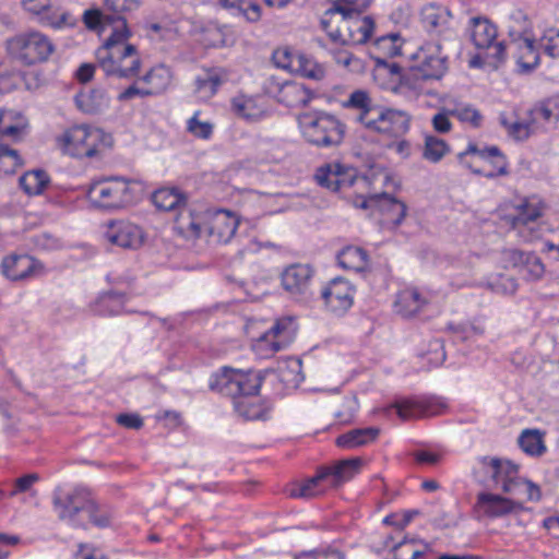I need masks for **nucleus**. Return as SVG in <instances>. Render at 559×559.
<instances>
[{"label": "nucleus", "mask_w": 559, "mask_h": 559, "mask_svg": "<svg viewBox=\"0 0 559 559\" xmlns=\"http://www.w3.org/2000/svg\"><path fill=\"white\" fill-rule=\"evenodd\" d=\"M211 390L231 396H248L258 394L262 384V377L253 370H240L223 367L212 374L210 379Z\"/></svg>", "instance_id": "obj_7"}, {"label": "nucleus", "mask_w": 559, "mask_h": 559, "mask_svg": "<svg viewBox=\"0 0 559 559\" xmlns=\"http://www.w3.org/2000/svg\"><path fill=\"white\" fill-rule=\"evenodd\" d=\"M226 32V26L210 22L197 34V40L205 47L224 46L227 44Z\"/></svg>", "instance_id": "obj_51"}, {"label": "nucleus", "mask_w": 559, "mask_h": 559, "mask_svg": "<svg viewBox=\"0 0 559 559\" xmlns=\"http://www.w3.org/2000/svg\"><path fill=\"white\" fill-rule=\"evenodd\" d=\"M430 301L428 293L407 287L397 294L394 308L402 317L409 318L418 314Z\"/></svg>", "instance_id": "obj_32"}, {"label": "nucleus", "mask_w": 559, "mask_h": 559, "mask_svg": "<svg viewBox=\"0 0 559 559\" xmlns=\"http://www.w3.org/2000/svg\"><path fill=\"white\" fill-rule=\"evenodd\" d=\"M519 474L520 465L495 456L478 457L473 467V476L478 484L504 492H511L519 486Z\"/></svg>", "instance_id": "obj_6"}, {"label": "nucleus", "mask_w": 559, "mask_h": 559, "mask_svg": "<svg viewBox=\"0 0 559 559\" xmlns=\"http://www.w3.org/2000/svg\"><path fill=\"white\" fill-rule=\"evenodd\" d=\"M53 506L59 519L72 525L82 524L88 513L97 511V504L85 487H75L63 496L56 497Z\"/></svg>", "instance_id": "obj_14"}, {"label": "nucleus", "mask_w": 559, "mask_h": 559, "mask_svg": "<svg viewBox=\"0 0 559 559\" xmlns=\"http://www.w3.org/2000/svg\"><path fill=\"white\" fill-rule=\"evenodd\" d=\"M301 52L285 46L274 50L272 59L277 68L293 73V70L296 69V64L298 66L297 60L301 57Z\"/></svg>", "instance_id": "obj_54"}, {"label": "nucleus", "mask_w": 559, "mask_h": 559, "mask_svg": "<svg viewBox=\"0 0 559 559\" xmlns=\"http://www.w3.org/2000/svg\"><path fill=\"white\" fill-rule=\"evenodd\" d=\"M91 310L98 316H118L126 311L124 296L107 293L99 296L92 305Z\"/></svg>", "instance_id": "obj_47"}, {"label": "nucleus", "mask_w": 559, "mask_h": 559, "mask_svg": "<svg viewBox=\"0 0 559 559\" xmlns=\"http://www.w3.org/2000/svg\"><path fill=\"white\" fill-rule=\"evenodd\" d=\"M49 183L50 178L48 174L41 169L28 170L19 179L20 188L28 197L43 194Z\"/></svg>", "instance_id": "obj_46"}, {"label": "nucleus", "mask_w": 559, "mask_h": 559, "mask_svg": "<svg viewBox=\"0 0 559 559\" xmlns=\"http://www.w3.org/2000/svg\"><path fill=\"white\" fill-rule=\"evenodd\" d=\"M559 121V95L538 102L526 115V136L547 131Z\"/></svg>", "instance_id": "obj_18"}, {"label": "nucleus", "mask_w": 559, "mask_h": 559, "mask_svg": "<svg viewBox=\"0 0 559 559\" xmlns=\"http://www.w3.org/2000/svg\"><path fill=\"white\" fill-rule=\"evenodd\" d=\"M365 116V127L371 131L388 135L401 136L409 129V116L403 110L377 107Z\"/></svg>", "instance_id": "obj_15"}, {"label": "nucleus", "mask_w": 559, "mask_h": 559, "mask_svg": "<svg viewBox=\"0 0 559 559\" xmlns=\"http://www.w3.org/2000/svg\"><path fill=\"white\" fill-rule=\"evenodd\" d=\"M298 128L310 144L331 147L342 143L345 126L335 116L324 111H309L298 116Z\"/></svg>", "instance_id": "obj_5"}, {"label": "nucleus", "mask_w": 559, "mask_h": 559, "mask_svg": "<svg viewBox=\"0 0 559 559\" xmlns=\"http://www.w3.org/2000/svg\"><path fill=\"white\" fill-rule=\"evenodd\" d=\"M545 435L539 429H526V455L539 457L547 452Z\"/></svg>", "instance_id": "obj_57"}, {"label": "nucleus", "mask_w": 559, "mask_h": 559, "mask_svg": "<svg viewBox=\"0 0 559 559\" xmlns=\"http://www.w3.org/2000/svg\"><path fill=\"white\" fill-rule=\"evenodd\" d=\"M347 108H353L359 111L357 119L365 126V116L372 110H376L378 106L372 105V100L366 91L357 90L353 92L348 99L344 103Z\"/></svg>", "instance_id": "obj_52"}, {"label": "nucleus", "mask_w": 559, "mask_h": 559, "mask_svg": "<svg viewBox=\"0 0 559 559\" xmlns=\"http://www.w3.org/2000/svg\"><path fill=\"white\" fill-rule=\"evenodd\" d=\"M235 412L246 420L263 419L269 407L258 394L233 400Z\"/></svg>", "instance_id": "obj_42"}, {"label": "nucleus", "mask_w": 559, "mask_h": 559, "mask_svg": "<svg viewBox=\"0 0 559 559\" xmlns=\"http://www.w3.org/2000/svg\"><path fill=\"white\" fill-rule=\"evenodd\" d=\"M333 490L330 486L328 475L321 466L316 475L310 478L294 483L289 489V495L294 498L310 499Z\"/></svg>", "instance_id": "obj_33"}, {"label": "nucleus", "mask_w": 559, "mask_h": 559, "mask_svg": "<svg viewBox=\"0 0 559 559\" xmlns=\"http://www.w3.org/2000/svg\"><path fill=\"white\" fill-rule=\"evenodd\" d=\"M335 62L352 72H359L362 69V62L359 58L353 56L346 48L331 49Z\"/></svg>", "instance_id": "obj_63"}, {"label": "nucleus", "mask_w": 559, "mask_h": 559, "mask_svg": "<svg viewBox=\"0 0 559 559\" xmlns=\"http://www.w3.org/2000/svg\"><path fill=\"white\" fill-rule=\"evenodd\" d=\"M22 164L23 160L16 150L0 145V175L13 174Z\"/></svg>", "instance_id": "obj_56"}, {"label": "nucleus", "mask_w": 559, "mask_h": 559, "mask_svg": "<svg viewBox=\"0 0 559 559\" xmlns=\"http://www.w3.org/2000/svg\"><path fill=\"white\" fill-rule=\"evenodd\" d=\"M2 273L11 281L28 280L44 273L43 264L28 254H10L1 263Z\"/></svg>", "instance_id": "obj_23"}, {"label": "nucleus", "mask_w": 559, "mask_h": 559, "mask_svg": "<svg viewBox=\"0 0 559 559\" xmlns=\"http://www.w3.org/2000/svg\"><path fill=\"white\" fill-rule=\"evenodd\" d=\"M403 39L399 34H389L379 37L373 44L374 57L393 58L402 53Z\"/></svg>", "instance_id": "obj_50"}, {"label": "nucleus", "mask_w": 559, "mask_h": 559, "mask_svg": "<svg viewBox=\"0 0 559 559\" xmlns=\"http://www.w3.org/2000/svg\"><path fill=\"white\" fill-rule=\"evenodd\" d=\"M313 270L308 264H292L282 273V286L290 295H305L311 284Z\"/></svg>", "instance_id": "obj_31"}, {"label": "nucleus", "mask_w": 559, "mask_h": 559, "mask_svg": "<svg viewBox=\"0 0 559 559\" xmlns=\"http://www.w3.org/2000/svg\"><path fill=\"white\" fill-rule=\"evenodd\" d=\"M379 432L380 430L376 427L352 429L340 435L335 439V444L344 450H354L376 441Z\"/></svg>", "instance_id": "obj_40"}, {"label": "nucleus", "mask_w": 559, "mask_h": 559, "mask_svg": "<svg viewBox=\"0 0 559 559\" xmlns=\"http://www.w3.org/2000/svg\"><path fill=\"white\" fill-rule=\"evenodd\" d=\"M296 333L297 324L293 318H280L269 330L252 341V352L260 359L271 358L276 353L287 348L294 341Z\"/></svg>", "instance_id": "obj_10"}, {"label": "nucleus", "mask_w": 559, "mask_h": 559, "mask_svg": "<svg viewBox=\"0 0 559 559\" xmlns=\"http://www.w3.org/2000/svg\"><path fill=\"white\" fill-rule=\"evenodd\" d=\"M429 546L421 539L405 537L392 547L394 559H426Z\"/></svg>", "instance_id": "obj_45"}, {"label": "nucleus", "mask_w": 559, "mask_h": 559, "mask_svg": "<svg viewBox=\"0 0 559 559\" xmlns=\"http://www.w3.org/2000/svg\"><path fill=\"white\" fill-rule=\"evenodd\" d=\"M500 122L509 133V135L513 138H520L521 131L523 129V122L521 114L516 110H506L500 116Z\"/></svg>", "instance_id": "obj_64"}, {"label": "nucleus", "mask_w": 559, "mask_h": 559, "mask_svg": "<svg viewBox=\"0 0 559 559\" xmlns=\"http://www.w3.org/2000/svg\"><path fill=\"white\" fill-rule=\"evenodd\" d=\"M448 329L453 337L460 341H467L484 333V326L474 322L451 323Z\"/></svg>", "instance_id": "obj_60"}, {"label": "nucleus", "mask_w": 559, "mask_h": 559, "mask_svg": "<svg viewBox=\"0 0 559 559\" xmlns=\"http://www.w3.org/2000/svg\"><path fill=\"white\" fill-rule=\"evenodd\" d=\"M110 29L108 37L98 50L112 51L124 46H134L129 40L132 36L127 21L123 17H116L110 21L107 29Z\"/></svg>", "instance_id": "obj_41"}, {"label": "nucleus", "mask_w": 559, "mask_h": 559, "mask_svg": "<svg viewBox=\"0 0 559 559\" xmlns=\"http://www.w3.org/2000/svg\"><path fill=\"white\" fill-rule=\"evenodd\" d=\"M217 4L248 23H258L262 19V7L258 0H217Z\"/></svg>", "instance_id": "obj_37"}, {"label": "nucleus", "mask_w": 559, "mask_h": 559, "mask_svg": "<svg viewBox=\"0 0 559 559\" xmlns=\"http://www.w3.org/2000/svg\"><path fill=\"white\" fill-rule=\"evenodd\" d=\"M78 108L88 115L99 114L109 107L110 98L103 88H90L81 91L75 96Z\"/></svg>", "instance_id": "obj_39"}, {"label": "nucleus", "mask_w": 559, "mask_h": 559, "mask_svg": "<svg viewBox=\"0 0 559 559\" xmlns=\"http://www.w3.org/2000/svg\"><path fill=\"white\" fill-rule=\"evenodd\" d=\"M321 26L335 46L361 45L371 37L374 21L360 14L325 12Z\"/></svg>", "instance_id": "obj_4"}, {"label": "nucleus", "mask_w": 559, "mask_h": 559, "mask_svg": "<svg viewBox=\"0 0 559 559\" xmlns=\"http://www.w3.org/2000/svg\"><path fill=\"white\" fill-rule=\"evenodd\" d=\"M459 160L473 173L486 178H496L507 174L506 156L497 146L478 148L469 143L467 148L457 155Z\"/></svg>", "instance_id": "obj_11"}, {"label": "nucleus", "mask_w": 559, "mask_h": 559, "mask_svg": "<svg viewBox=\"0 0 559 559\" xmlns=\"http://www.w3.org/2000/svg\"><path fill=\"white\" fill-rule=\"evenodd\" d=\"M231 109L235 115L248 122L261 121L270 115L267 102L263 96L236 95L231 99Z\"/></svg>", "instance_id": "obj_27"}, {"label": "nucleus", "mask_w": 559, "mask_h": 559, "mask_svg": "<svg viewBox=\"0 0 559 559\" xmlns=\"http://www.w3.org/2000/svg\"><path fill=\"white\" fill-rule=\"evenodd\" d=\"M112 19L114 17H109L104 14L99 9H90L83 14V22L85 26L88 29L96 31L98 33H105Z\"/></svg>", "instance_id": "obj_58"}, {"label": "nucleus", "mask_w": 559, "mask_h": 559, "mask_svg": "<svg viewBox=\"0 0 559 559\" xmlns=\"http://www.w3.org/2000/svg\"><path fill=\"white\" fill-rule=\"evenodd\" d=\"M514 509L511 499L490 491H480L476 496L473 513L478 519H496L510 513Z\"/></svg>", "instance_id": "obj_24"}, {"label": "nucleus", "mask_w": 559, "mask_h": 559, "mask_svg": "<svg viewBox=\"0 0 559 559\" xmlns=\"http://www.w3.org/2000/svg\"><path fill=\"white\" fill-rule=\"evenodd\" d=\"M374 69L372 72L374 82L384 90L396 91L403 74L402 68L395 62H388L382 57H373Z\"/></svg>", "instance_id": "obj_36"}, {"label": "nucleus", "mask_w": 559, "mask_h": 559, "mask_svg": "<svg viewBox=\"0 0 559 559\" xmlns=\"http://www.w3.org/2000/svg\"><path fill=\"white\" fill-rule=\"evenodd\" d=\"M7 50L12 58L25 64H35L48 60L55 46L47 35L29 31L9 38Z\"/></svg>", "instance_id": "obj_8"}, {"label": "nucleus", "mask_w": 559, "mask_h": 559, "mask_svg": "<svg viewBox=\"0 0 559 559\" xmlns=\"http://www.w3.org/2000/svg\"><path fill=\"white\" fill-rule=\"evenodd\" d=\"M421 22L427 32L439 35L449 28L451 13L445 7L427 4L421 10Z\"/></svg>", "instance_id": "obj_38"}, {"label": "nucleus", "mask_w": 559, "mask_h": 559, "mask_svg": "<svg viewBox=\"0 0 559 559\" xmlns=\"http://www.w3.org/2000/svg\"><path fill=\"white\" fill-rule=\"evenodd\" d=\"M104 238L112 246L138 249L145 239L143 229L128 219H111L105 225Z\"/></svg>", "instance_id": "obj_17"}, {"label": "nucleus", "mask_w": 559, "mask_h": 559, "mask_svg": "<svg viewBox=\"0 0 559 559\" xmlns=\"http://www.w3.org/2000/svg\"><path fill=\"white\" fill-rule=\"evenodd\" d=\"M447 407L448 404L442 397H415L403 399L388 406L376 408L374 414L391 417L394 413L402 420H409L442 414Z\"/></svg>", "instance_id": "obj_13"}, {"label": "nucleus", "mask_w": 559, "mask_h": 559, "mask_svg": "<svg viewBox=\"0 0 559 559\" xmlns=\"http://www.w3.org/2000/svg\"><path fill=\"white\" fill-rule=\"evenodd\" d=\"M21 81L20 73L10 64L0 63V94L10 93L15 90Z\"/></svg>", "instance_id": "obj_62"}, {"label": "nucleus", "mask_w": 559, "mask_h": 559, "mask_svg": "<svg viewBox=\"0 0 559 559\" xmlns=\"http://www.w3.org/2000/svg\"><path fill=\"white\" fill-rule=\"evenodd\" d=\"M365 465L366 461L356 456L332 462L331 464L323 466V468L330 480V486H332L333 489H336L359 475Z\"/></svg>", "instance_id": "obj_29"}, {"label": "nucleus", "mask_w": 559, "mask_h": 559, "mask_svg": "<svg viewBox=\"0 0 559 559\" xmlns=\"http://www.w3.org/2000/svg\"><path fill=\"white\" fill-rule=\"evenodd\" d=\"M228 79V72L223 68L203 69L194 79V94L202 100L211 99L219 86Z\"/></svg>", "instance_id": "obj_30"}, {"label": "nucleus", "mask_w": 559, "mask_h": 559, "mask_svg": "<svg viewBox=\"0 0 559 559\" xmlns=\"http://www.w3.org/2000/svg\"><path fill=\"white\" fill-rule=\"evenodd\" d=\"M548 205L538 197L526 198V242H538L552 230L545 219Z\"/></svg>", "instance_id": "obj_20"}, {"label": "nucleus", "mask_w": 559, "mask_h": 559, "mask_svg": "<svg viewBox=\"0 0 559 559\" xmlns=\"http://www.w3.org/2000/svg\"><path fill=\"white\" fill-rule=\"evenodd\" d=\"M316 180L321 187H325L332 191L346 192L353 188L357 194L355 204L360 203L371 189L377 190L378 186H384L392 181V175L389 170L382 168H372L365 176H358L357 170L353 167L342 165L340 163H331L320 167L316 173Z\"/></svg>", "instance_id": "obj_1"}, {"label": "nucleus", "mask_w": 559, "mask_h": 559, "mask_svg": "<svg viewBox=\"0 0 559 559\" xmlns=\"http://www.w3.org/2000/svg\"><path fill=\"white\" fill-rule=\"evenodd\" d=\"M39 22L56 31L72 28L78 24L76 17L62 7L49 4L47 11L41 15Z\"/></svg>", "instance_id": "obj_43"}, {"label": "nucleus", "mask_w": 559, "mask_h": 559, "mask_svg": "<svg viewBox=\"0 0 559 559\" xmlns=\"http://www.w3.org/2000/svg\"><path fill=\"white\" fill-rule=\"evenodd\" d=\"M413 68L424 79H441L448 70V58L439 44L427 43L413 56Z\"/></svg>", "instance_id": "obj_16"}, {"label": "nucleus", "mask_w": 559, "mask_h": 559, "mask_svg": "<svg viewBox=\"0 0 559 559\" xmlns=\"http://www.w3.org/2000/svg\"><path fill=\"white\" fill-rule=\"evenodd\" d=\"M269 92L273 94L278 103L287 107L306 105L309 98L306 88L295 82H272Z\"/></svg>", "instance_id": "obj_34"}, {"label": "nucleus", "mask_w": 559, "mask_h": 559, "mask_svg": "<svg viewBox=\"0 0 559 559\" xmlns=\"http://www.w3.org/2000/svg\"><path fill=\"white\" fill-rule=\"evenodd\" d=\"M338 264L348 271L362 272L368 267L369 257L367 252L356 246H347L337 254Z\"/></svg>", "instance_id": "obj_44"}, {"label": "nucleus", "mask_w": 559, "mask_h": 559, "mask_svg": "<svg viewBox=\"0 0 559 559\" xmlns=\"http://www.w3.org/2000/svg\"><path fill=\"white\" fill-rule=\"evenodd\" d=\"M396 182L392 177V181L384 186H378L377 190L371 189L360 203H356L357 207L369 209L373 214L381 216V223L384 226H396L401 224L406 215V205L389 194L390 189H394Z\"/></svg>", "instance_id": "obj_9"}, {"label": "nucleus", "mask_w": 559, "mask_h": 559, "mask_svg": "<svg viewBox=\"0 0 559 559\" xmlns=\"http://www.w3.org/2000/svg\"><path fill=\"white\" fill-rule=\"evenodd\" d=\"M449 112L460 122L468 124L474 129L481 127L484 121L481 112L476 107L467 103H455L453 106H449Z\"/></svg>", "instance_id": "obj_49"}, {"label": "nucleus", "mask_w": 559, "mask_h": 559, "mask_svg": "<svg viewBox=\"0 0 559 559\" xmlns=\"http://www.w3.org/2000/svg\"><path fill=\"white\" fill-rule=\"evenodd\" d=\"M152 201L157 209L176 213L187 199L178 189L160 188L153 193Z\"/></svg>", "instance_id": "obj_48"}, {"label": "nucleus", "mask_w": 559, "mask_h": 559, "mask_svg": "<svg viewBox=\"0 0 559 559\" xmlns=\"http://www.w3.org/2000/svg\"><path fill=\"white\" fill-rule=\"evenodd\" d=\"M142 191L139 181L110 176L94 180L88 186L86 198L94 209L117 212L134 205L141 199Z\"/></svg>", "instance_id": "obj_3"}, {"label": "nucleus", "mask_w": 559, "mask_h": 559, "mask_svg": "<svg viewBox=\"0 0 559 559\" xmlns=\"http://www.w3.org/2000/svg\"><path fill=\"white\" fill-rule=\"evenodd\" d=\"M98 67L107 76L133 79L138 76L142 58L136 46H124L112 51L97 50Z\"/></svg>", "instance_id": "obj_12"}, {"label": "nucleus", "mask_w": 559, "mask_h": 559, "mask_svg": "<svg viewBox=\"0 0 559 559\" xmlns=\"http://www.w3.org/2000/svg\"><path fill=\"white\" fill-rule=\"evenodd\" d=\"M449 152L448 144L436 136H428L425 143L424 157L432 163L439 162Z\"/></svg>", "instance_id": "obj_61"}, {"label": "nucleus", "mask_w": 559, "mask_h": 559, "mask_svg": "<svg viewBox=\"0 0 559 559\" xmlns=\"http://www.w3.org/2000/svg\"><path fill=\"white\" fill-rule=\"evenodd\" d=\"M205 222L212 240L217 243H227L235 236L240 221L235 212L216 209L205 212Z\"/></svg>", "instance_id": "obj_19"}, {"label": "nucleus", "mask_w": 559, "mask_h": 559, "mask_svg": "<svg viewBox=\"0 0 559 559\" xmlns=\"http://www.w3.org/2000/svg\"><path fill=\"white\" fill-rule=\"evenodd\" d=\"M139 80L147 96H156L164 93L171 84L173 73L169 67L157 64L152 67Z\"/></svg>", "instance_id": "obj_35"}, {"label": "nucleus", "mask_w": 559, "mask_h": 559, "mask_svg": "<svg viewBox=\"0 0 559 559\" xmlns=\"http://www.w3.org/2000/svg\"><path fill=\"white\" fill-rule=\"evenodd\" d=\"M297 62L298 67L296 66L293 73L311 80H321L324 76L323 67L317 63L312 58L302 53Z\"/></svg>", "instance_id": "obj_55"}, {"label": "nucleus", "mask_w": 559, "mask_h": 559, "mask_svg": "<svg viewBox=\"0 0 559 559\" xmlns=\"http://www.w3.org/2000/svg\"><path fill=\"white\" fill-rule=\"evenodd\" d=\"M332 7L325 12H338L340 14H360L372 0H331Z\"/></svg>", "instance_id": "obj_59"}, {"label": "nucleus", "mask_w": 559, "mask_h": 559, "mask_svg": "<svg viewBox=\"0 0 559 559\" xmlns=\"http://www.w3.org/2000/svg\"><path fill=\"white\" fill-rule=\"evenodd\" d=\"M538 49H543L551 58L559 57V29H547L538 41L526 36V71L538 66L540 58Z\"/></svg>", "instance_id": "obj_28"}, {"label": "nucleus", "mask_w": 559, "mask_h": 559, "mask_svg": "<svg viewBox=\"0 0 559 559\" xmlns=\"http://www.w3.org/2000/svg\"><path fill=\"white\" fill-rule=\"evenodd\" d=\"M53 145L62 155L75 159L102 156L114 145V138L103 129L91 124H74L58 132Z\"/></svg>", "instance_id": "obj_2"}, {"label": "nucleus", "mask_w": 559, "mask_h": 559, "mask_svg": "<svg viewBox=\"0 0 559 559\" xmlns=\"http://www.w3.org/2000/svg\"><path fill=\"white\" fill-rule=\"evenodd\" d=\"M471 39L478 49H495V57L502 58L504 47L497 43V27L486 17H473L469 22Z\"/></svg>", "instance_id": "obj_26"}, {"label": "nucleus", "mask_w": 559, "mask_h": 559, "mask_svg": "<svg viewBox=\"0 0 559 559\" xmlns=\"http://www.w3.org/2000/svg\"><path fill=\"white\" fill-rule=\"evenodd\" d=\"M356 289L350 282L336 277L322 290L321 295L326 308L334 313H344L354 304Z\"/></svg>", "instance_id": "obj_22"}, {"label": "nucleus", "mask_w": 559, "mask_h": 559, "mask_svg": "<svg viewBox=\"0 0 559 559\" xmlns=\"http://www.w3.org/2000/svg\"><path fill=\"white\" fill-rule=\"evenodd\" d=\"M187 131L200 140H210L213 135L214 123L210 120L201 119V111H195L186 123Z\"/></svg>", "instance_id": "obj_53"}, {"label": "nucleus", "mask_w": 559, "mask_h": 559, "mask_svg": "<svg viewBox=\"0 0 559 559\" xmlns=\"http://www.w3.org/2000/svg\"><path fill=\"white\" fill-rule=\"evenodd\" d=\"M205 213L197 203H183L175 213L174 229L185 239H195L202 233Z\"/></svg>", "instance_id": "obj_21"}, {"label": "nucleus", "mask_w": 559, "mask_h": 559, "mask_svg": "<svg viewBox=\"0 0 559 559\" xmlns=\"http://www.w3.org/2000/svg\"><path fill=\"white\" fill-rule=\"evenodd\" d=\"M26 115L12 108H0V138L12 142L23 141L29 133Z\"/></svg>", "instance_id": "obj_25"}]
</instances>
